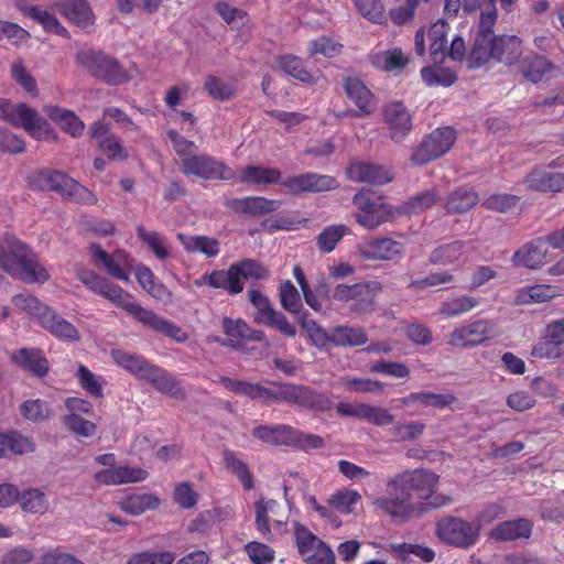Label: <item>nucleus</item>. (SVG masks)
I'll return each instance as SVG.
<instances>
[{
  "mask_svg": "<svg viewBox=\"0 0 564 564\" xmlns=\"http://www.w3.org/2000/svg\"><path fill=\"white\" fill-rule=\"evenodd\" d=\"M361 495L354 489H341L333 494L328 503L341 513L354 512L355 507L360 502Z\"/></svg>",
  "mask_w": 564,
  "mask_h": 564,
  "instance_id": "57",
  "label": "nucleus"
},
{
  "mask_svg": "<svg viewBox=\"0 0 564 564\" xmlns=\"http://www.w3.org/2000/svg\"><path fill=\"white\" fill-rule=\"evenodd\" d=\"M223 327L227 336L225 344L231 347L239 346L241 340L245 339H261L262 337L261 332L251 330L241 319L224 318Z\"/></svg>",
  "mask_w": 564,
  "mask_h": 564,
  "instance_id": "44",
  "label": "nucleus"
},
{
  "mask_svg": "<svg viewBox=\"0 0 564 564\" xmlns=\"http://www.w3.org/2000/svg\"><path fill=\"white\" fill-rule=\"evenodd\" d=\"M475 250L473 240H455L436 247L430 254V262L447 265L457 261H466Z\"/></svg>",
  "mask_w": 564,
  "mask_h": 564,
  "instance_id": "27",
  "label": "nucleus"
},
{
  "mask_svg": "<svg viewBox=\"0 0 564 564\" xmlns=\"http://www.w3.org/2000/svg\"><path fill=\"white\" fill-rule=\"evenodd\" d=\"M137 236L147 245L159 260H165L171 256V248L167 238L154 230H147L143 226L137 227Z\"/></svg>",
  "mask_w": 564,
  "mask_h": 564,
  "instance_id": "47",
  "label": "nucleus"
},
{
  "mask_svg": "<svg viewBox=\"0 0 564 564\" xmlns=\"http://www.w3.org/2000/svg\"><path fill=\"white\" fill-rule=\"evenodd\" d=\"M281 172L274 167H264L259 165H250L240 169L236 177L241 183L254 185L281 184Z\"/></svg>",
  "mask_w": 564,
  "mask_h": 564,
  "instance_id": "39",
  "label": "nucleus"
},
{
  "mask_svg": "<svg viewBox=\"0 0 564 564\" xmlns=\"http://www.w3.org/2000/svg\"><path fill=\"white\" fill-rule=\"evenodd\" d=\"M532 523L528 519H517L499 523L491 532L490 538L496 541H512L529 538Z\"/></svg>",
  "mask_w": 564,
  "mask_h": 564,
  "instance_id": "41",
  "label": "nucleus"
},
{
  "mask_svg": "<svg viewBox=\"0 0 564 564\" xmlns=\"http://www.w3.org/2000/svg\"><path fill=\"white\" fill-rule=\"evenodd\" d=\"M329 340L337 346H360L367 343L368 336L360 327L337 326L330 330Z\"/></svg>",
  "mask_w": 564,
  "mask_h": 564,
  "instance_id": "49",
  "label": "nucleus"
},
{
  "mask_svg": "<svg viewBox=\"0 0 564 564\" xmlns=\"http://www.w3.org/2000/svg\"><path fill=\"white\" fill-rule=\"evenodd\" d=\"M175 558L171 551H145L131 555L127 564H173Z\"/></svg>",
  "mask_w": 564,
  "mask_h": 564,
  "instance_id": "64",
  "label": "nucleus"
},
{
  "mask_svg": "<svg viewBox=\"0 0 564 564\" xmlns=\"http://www.w3.org/2000/svg\"><path fill=\"white\" fill-rule=\"evenodd\" d=\"M56 8L64 18L82 29L95 23V15L86 0H56Z\"/></svg>",
  "mask_w": 564,
  "mask_h": 564,
  "instance_id": "31",
  "label": "nucleus"
},
{
  "mask_svg": "<svg viewBox=\"0 0 564 564\" xmlns=\"http://www.w3.org/2000/svg\"><path fill=\"white\" fill-rule=\"evenodd\" d=\"M279 507L275 500L260 499L256 502V528L262 538L271 540L270 514H275V509Z\"/></svg>",
  "mask_w": 564,
  "mask_h": 564,
  "instance_id": "51",
  "label": "nucleus"
},
{
  "mask_svg": "<svg viewBox=\"0 0 564 564\" xmlns=\"http://www.w3.org/2000/svg\"><path fill=\"white\" fill-rule=\"evenodd\" d=\"M369 63L381 70L384 72H394L403 69L409 58L401 48L393 47L390 50L383 51H373L368 56Z\"/></svg>",
  "mask_w": 564,
  "mask_h": 564,
  "instance_id": "37",
  "label": "nucleus"
},
{
  "mask_svg": "<svg viewBox=\"0 0 564 564\" xmlns=\"http://www.w3.org/2000/svg\"><path fill=\"white\" fill-rule=\"evenodd\" d=\"M547 236L533 239L523 245L512 257V262L517 267L538 269L547 261L549 247Z\"/></svg>",
  "mask_w": 564,
  "mask_h": 564,
  "instance_id": "26",
  "label": "nucleus"
},
{
  "mask_svg": "<svg viewBox=\"0 0 564 564\" xmlns=\"http://www.w3.org/2000/svg\"><path fill=\"white\" fill-rule=\"evenodd\" d=\"M282 205L279 199L252 196L236 202V208L242 213L262 215L278 210Z\"/></svg>",
  "mask_w": 564,
  "mask_h": 564,
  "instance_id": "50",
  "label": "nucleus"
},
{
  "mask_svg": "<svg viewBox=\"0 0 564 564\" xmlns=\"http://www.w3.org/2000/svg\"><path fill=\"white\" fill-rule=\"evenodd\" d=\"M221 382L228 390L237 394L246 395L248 398L260 400L263 402H270L273 400V390L268 389L263 386L239 380H232L229 378H221Z\"/></svg>",
  "mask_w": 564,
  "mask_h": 564,
  "instance_id": "43",
  "label": "nucleus"
},
{
  "mask_svg": "<svg viewBox=\"0 0 564 564\" xmlns=\"http://www.w3.org/2000/svg\"><path fill=\"white\" fill-rule=\"evenodd\" d=\"M456 132L449 127L440 128L430 133L413 151L411 162L424 165L443 156L454 144Z\"/></svg>",
  "mask_w": 564,
  "mask_h": 564,
  "instance_id": "16",
  "label": "nucleus"
},
{
  "mask_svg": "<svg viewBox=\"0 0 564 564\" xmlns=\"http://www.w3.org/2000/svg\"><path fill=\"white\" fill-rule=\"evenodd\" d=\"M0 118L14 127L23 128L37 140H56L51 124L35 109L25 104L0 99Z\"/></svg>",
  "mask_w": 564,
  "mask_h": 564,
  "instance_id": "6",
  "label": "nucleus"
},
{
  "mask_svg": "<svg viewBox=\"0 0 564 564\" xmlns=\"http://www.w3.org/2000/svg\"><path fill=\"white\" fill-rule=\"evenodd\" d=\"M437 484L438 475L431 470H406L389 479L388 495L376 499L375 505L395 519L416 518L449 502L446 496L436 492Z\"/></svg>",
  "mask_w": 564,
  "mask_h": 564,
  "instance_id": "1",
  "label": "nucleus"
},
{
  "mask_svg": "<svg viewBox=\"0 0 564 564\" xmlns=\"http://www.w3.org/2000/svg\"><path fill=\"white\" fill-rule=\"evenodd\" d=\"M22 416L31 422H43L51 417L52 410L46 401L41 399H30L20 405Z\"/></svg>",
  "mask_w": 564,
  "mask_h": 564,
  "instance_id": "56",
  "label": "nucleus"
},
{
  "mask_svg": "<svg viewBox=\"0 0 564 564\" xmlns=\"http://www.w3.org/2000/svg\"><path fill=\"white\" fill-rule=\"evenodd\" d=\"M558 294L560 292L556 286L538 284L519 290L516 302L521 305L543 303L556 297Z\"/></svg>",
  "mask_w": 564,
  "mask_h": 564,
  "instance_id": "46",
  "label": "nucleus"
},
{
  "mask_svg": "<svg viewBox=\"0 0 564 564\" xmlns=\"http://www.w3.org/2000/svg\"><path fill=\"white\" fill-rule=\"evenodd\" d=\"M76 377L80 387L94 398L102 397V388L105 381L101 377L93 373L86 366L80 365L77 369Z\"/></svg>",
  "mask_w": 564,
  "mask_h": 564,
  "instance_id": "60",
  "label": "nucleus"
},
{
  "mask_svg": "<svg viewBox=\"0 0 564 564\" xmlns=\"http://www.w3.org/2000/svg\"><path fill=\"white\" fill-rule=\"evenodd\" d=\"M392 550L404 561H411L412 557H417L425 563H430L434 560L435 553L432 549L421 544H393Z\"/></svg>",
  "mask_w": 564,
  "mask_h": 564,
  "instance_id": "59",
  "label": "nucleus"
},
{
  "mask_svg": "<svg viewBox=\"0 0 564 564\" xmlns=\"http://www.w3.org/2000/svg\"><path fill=\"white\" fill-rule=\"evenodd\" d=\"M40 325L59 340L78 341L80 339L78 329L51 307L45 308L41 315Z\"/></svg>",
  "mask_w": 564,
  "mask_h": 564,
  "instance_id": "30",
  "label": "nucleus"
},
{
  "mask_svg": "<svg viewBox=\"0 0 564 564\" xmlns=\"http://www.w3.org/2000/svg\"><path fill=\"white\" fill-rule=\"evenodd\" d=\"M0 267L28 283H44L50 278L32 250L15 239L8 241L7 250L0 249Z\"/></svg>",
  "mask_w": 564,
  "mask_h": 564,
  "instance_id": "4",
  "label": "nucleus"
},
{
  "mask_svg": "<svg viewBox=\"0 0 564 564\" xmlns=\"http://www.w3.org/2000/svg\"><path fill=\"white\" fill-rule=\"evenodd\" d=\"M226 467L239 479L245 489L253 487V478L245 462H242L234 452L226 449L223 453Z\"/></svg>",
  "mask_w": 564,
  "mask_h": 564,
  "instance_id": "54",
  "label": "nucleus"
},
{
  "mask_svg": "<svg viewBox=\"0 0 564 564\" xmlns=\"http://www.w3.org/2000/svg\"><path fill=\"white\" fill-rule=\"evenodd\" d=\"M185 175H194L204 180L230 181L236 177V172L224 162L207 154H193L183 159L180 166Z\"/></svg>",
  "mask_w": 564,
  "mask_h": 564,
  "instance_id": "15",
  "label": "nucleus"
},
{
  "mask_svg": "<svg viewBox=\"0 0 564 564\" xmlns=\"http://www.w3.org/2000/svg\"><path fill=\"white\" fill-rule=\"evenodd\" d=\"M553 72L554 67L542 56H535L523 69L524 76L535 84L549 79Z\"/></svg>",
  "mask_w": 564,
  "mask_h": 564,
  "instance_id": "63",
  "label": "nucleus"
},
{
  "mask_svg": "<svg viewBox=\"0 0 564 564\" xmlns=\"http://www.w3.org/2000/svg\"><path fill=\"white\" fill-rule=\"evenodd\" d=\"M480 304V300L469 295H458L442 302L438 308L445 318H456L467 314Z\"/></svg>",
  "mask_w": 564,
  "mask_h": 564,
  "instance_id": "45",
  "label": "nucleus"
},
{
  "mask_svg": "<svg viewBox=\"0 0 564 564\" xmlns=\"http://www.w3.org/2000/svg\"><path fill=\"white\" fill-rule=\"evenodd\" d=\"M480 11L479 31L471 47L470 57L479 66L494 57L506 64H512L522 54L521 40L514 35L492 36V28L497 22L498 0H485Z\"/></svg>",
  "mask_w": 564,
  "mask_h": 564,
  "instance_id": "3",
  "label": "nucleus"
},
{
  "mask_svg": "<svg viewBox=\"0 0 564 564\" xmlns=\"http://www.w3.org/2000/svg\"><path fill=\"white\" fill-rule=\"evenodd\" d=\"M177 239L186 252L200 253L206 258H216L220 253V242L214 238L203 235L188 236L177 234Z\"/></svg>",
  "mask_w": 564,
  "mask_h": 564,
  "instance_id": "36",
  "label": "nucleus"
},
{
  "mask_svg": "<svg viewBox=\"0 0 564 564\" xmlns=\"http://www.w3.org/2000/svg\"><path fill=\"white\" fill-rule=\"evenodd\" d=\"M75 274L91 292L107 299L117 307L124 310L143 325L180 343L187 339L186 333L181 327L160 317L153 311L142 307L132 294L110 282L107 278L83 265L75 267Z\"/></svg>",
  "mask_w": 564,
  "mask_h": 564,
  "instance_id": "2",
  "label": "nucleus"
},
{
  "mask_svg": "<svg viewBox=\"0 0 564 564\" xmlns=\"http://www.w3.org/2000/svg\"><path fill=\"white\" fill-rule=\"evenodd\" d=\"M132 270L138 283L152 297L163 303H170L172 301L171 291L155 278L149 267L138 263L135 267L132 265Z\"/></svg>",
  "mask_w": 564,
  "mask_h": 564,
  "instance_id": "33",
  "label": "nucleus"
},
{
  "mask_svg": "<svg viewBox=\"0 0 564 564\" xmlns=\"http://www.w3.org/2000/svg\"><path fill=\"white\" fill-rule=\"evenodd\" d=\"M147 477L148 471L145 469L127 465L102 468L94 475L95 480L104 486L135 484L145 480Z\"/></svg>",
  "mask_w": 564,
  "mask_h": 564,
  "instance_id": "25",
  "label": "nucleus"
},
{
  "mask_svg": "<svg viewBox=\"0 0 564 564\" xmlns=\"http://www.w3.org/2000/svg\"><path fill=\"white\" fill-rule=\"evenodd\" d=\"M478 203V195L467 188L453 192L446 202V208L451 213H465Z\"/></svg>",
  "mask_w": 564,
  "mask_h": 564,
  "instance_id": "55",
  "label": "nucleus"
},
{
  "mask_svg": "<svg viewBox=\"0 0 564 564\" xmlns=\"http://www.w3.org/2000/svg\"><path fill=\"white\" fill-rule=\"evenodd\" d=\"M28 183L32 189L56 192L75 203L90 205L97 202L89 189L61 172L40 170L29 175Z\"/></svg>",
  "mask_w": 564,
  "mask_h": 564,
  "instance_id": "5",
  "label": "nucleus"
},
{
  "mask_svg": "<svg viewBox=\"0 0 564 564\" xmlns=\"http://www.w3.org/2000/svg\"><path fill=\"white\" fill-rule=\"evenodd\" d=\"M17 502L22 511L32 514H45L51 509V502L47 495L40 488L29 487L19 489Z\"/></svg>",
  "mask_w": 564,
  "mask_h": 564,
  "instance_id": "38",
  "label": "nucleus"
},
{
  "mask_svg": "<svg viewBox=\"0 0 564 564\" xmlns=\"http://www.w3.org/2000/svg\"><path fill=\"white\" fill-rule=\"evenodd\" d=\"M348 232L349 229L345 225H330L318 235L317 245L322 251L330 252Z\"/></svg>",
  "mask_w": 564,
  "mask_h": 564,
  "instance_id": "62",
  "label": "nucleus"
},
{
  "mask_svg": "<svg viewBox=\"0 0 564 564\" xmlns=\"http://www.w3.org/2000/svg\"><path fill=\"white\" fill-rule=\"evenodd\" d=\"M281 185L291 194L319 193L338 187V182L330 175L307 172L281 181Z\"/></svg>",
  "mask_w": 564,
  "mask_h": 564,
  "instance_id": "20",
  "label": "nucleus"
},
{
  "mask_svg": "<svg viewBox=\"0 0 564 564\" xmlns=\"http://www.w3.org/2000/svg\"><path fill=\"white\" fill-rule=\"evenodd\" d=\"M110 356L118 367L140 379L144 378L152 365L144 357L122 349H112Z\"/></svg>",
  "mask_w": 564,
  "mask_h": 564,
  "instance_id": "40",
  "label": "nucleus"
},
{
  "mask_svg": "<svg viewBox=\"0 0 564 564\" xmlns=\"http://www.w3.org/2000/svg\"><path fill=\"white\" fill-rule=\"evenodd\" d=\"M205 89L214 99L226 100L235 95L236 85L234 82L208 75L205 79Z\"/></svg>",
  "mask_w": 564,
  "mask_h": 564,
  "instance_id": "58",
  "label": "nucleus"
},
{
  "mask_svg": "<svg viewBox=\"0 0 564 564\" xmlns=\"http://www.w3.org/2000/svg\"><path fill=\"white\" fill-rule=\"evenodd\" d=\"M76 59L93 76L109 85H120L130 78L118 61L101 52L82 51L77 54Z\"/></svg>",
  "mask_w": 564,
  "mask_h": 564,
  "instance_id": "10",
  "label": "nucleus"
},
{
  "mask_svg": "<svg viewBox=\"0 0 564 564\" xmlns=\"http://www.w3.org/2000/svg\"><path fill=\"white\" fill-rule=\"evenodd\" d=\"M522 184L533 192H564V172H553L544 165L535 166L523 177Z\"/></svg>",
  "mask_w": 564,
  "mask_h": 564,
  "instance_id": "22",
  "label": "nucleus"
},
{
  "mask_svg": "<svg viewBox=\"0 0 564 564\" xmlns=\"http://www.w3.org/2000/svg\"><path fill=\"white\" fill-rule=\"evenodd\" d=\"M480 524L460 518H445L438 521L437 536L446 544L456 547H470L479 538Z\"/></svg>",
  "mask_w": 564,
  "mask_h": 564,
  "instance_id": "14",
  "label": "nucleus"
},
{
  "mask_svg": "<svg viewBox=\"0 0 564 564\" xmlns=\"http://www.w3.org/2000/svg\"><path fill=\"white\" fill-rule=\"evenodd\" d=\"M272 401L292 402L300 406L315 410L328 411L333 406V401L329 397L315 392L312 389L296 384H281L273 390Z\"/></svg>",
  "mask_w": 564,
  "mask_h": 564,
  "instance_id": "18",
  "label": "nucleus"
},
{
  "mask_svg": "<svg viewBox=\"0 0 564 564\" xmlns=\"http://www.w3.org/2000/svg\"><path fill=\"white\" fill-rule=\"evenodd\" d=\"M421 76L423 82L427 86H452L457 77L455 73L447 68H436V67H423L421 69Z\"/></svg>",
  "mask_w": 564,
  "mask_h": 564,
  "instance_id": "61",
  "label": "nucleus"
},
{
  "mask_svg": "<svg viewBox=\"0 0 564 564\" xmlns=\"http://www.w3.org/2000/svg\"><path fill=\"white\" fill-rule=\"evenodd\" d=\"M0 118L14 127L23 128L37 140H56L51 124L35 109L25 104L0 99Z\"/></svg>",
  "mask_w": 564,
  "mask_h": 564,
  "instance_id": "7",
  "label": "nucleus"
},
{
  "mask_svg": "<svg viewBox=\"0 0 564 564\" xmlns=\"http://www.w3.org/2000/svg\"><path fill=\"white\" fill-rule=\"evenodd\" d=\"M344 89L348 99L358 108L356 116H368L375 111L377 107L375 96L360 78L347 77Z\"/></svg>",
  "mask_w": 564,
  "mask_h": 564,
  "instance_id": "28",
  "label": "nucleus"
},
{
  "mask_svg": "<svg viewBox=\"0 0 564 564\" xmlns=\"http://www.w3.org/2000/svg\"><path fill=\"white\" fill-rule=\"evenodd\" d=\"M349 180L382 185L393 180L392 173L384 166L365 161H356L347 167Z\"/></svg>",
  "mask_w": 564,
  "mask_h": 564,
  "instance_id": "29",
  "label": "nucleus"
},
{
  "mask_svg": "<svg viewBox=\"0 0 564 564\" xmlns=\"http://www.w3.org/2000/svg\"><path fill=\"white\" fill-rule=\"evenodd\" d=\"M448 24L444 20H437L429 30L430 54L434 62H440L446 54V36Z\"/></svg>",
  "mask_w": 564,
  "mask_h": 564,
  "instance_id": "48",
  "label": "nucleus"
},
{
  "mask_svg": "<svg viewBox=\"0 0 564 564\" xmlns=\"http://www.w3.org/2000/svg\"><path fill=\"white\" fill-rule=\"evenodd\" d=\"M43 111L53 122L73 138H78L83 134L85 124L73 111L53 105L44 106Z\"/></svg>",
  "mask_w": 564,
  "mask_h": 564,
  "instance_id": "35",
  "label": "nucleus"
},
{
  "mask_svg": "<svg viewBox=\"0 0 564 564\" xmlns=\"http://www.w3.org/2000/svg\"><path fill=\"white\" fill-rule=\"evenodd\" d=\"M14 364L36 377H44L48 372V361L43 352L35 348H21L11 355Z\"/></svg>",
  "mask_w": 564,
  "mask_h": 564,
  "instance_id": "34",
  "label": "nucleus"
},
{
  "mask_svg": "<svg viewBox=\"0 0 564 564\" xmlns=\"http://www.w3.org/2000/svg\"><path fill=\"white\" fill-rule=\"evenodd\" d=\"M15 6L24 15L39 23L45 32L69 39L68 30L61 24L52 11L34 4L30 0H17Z\"/></svg>",
  "mask_w": 564,
  "mask_h": 564,
  "instance_id": "23",
  "label": "nucleus"
},
{
  "mask_svg": "<svg viewBox=\"0 0 564 564\" xmlns=\"http://www.w3.org/2000/svg\"><path fill=\"white\" fill-rule=\"evenodd\" d=\"M160 503V500L154 495L144 494L128 497L120 501V508L124 512L139 516L149 509H155Z\"/></svg>",
  "mask_w": 564,
  "mask_h": 564,
  "instance_id": "53",
  "label": "nucleus"
},
{
  "mask_svg": "<svg viewBox=\"0 0 564 564\" xmlns=\"http://www.w3.org/2000/svg\"><path fill=\"white\" fill-rule=\"evenodd\" d=\"M382 111L390 138L395 142L402 141L412 129L410 112L400 101L387 104Z\"/></svg>",
  "mask_w": 564,
  "mask_h": 564,
  "instance_id": "24",
  "label": "nucleus"
},
{
  "mask_svg": "<svg viewBox=\"0 0 564 564\" xmlns=\"http://www.w3.org/2000/svg\"><path fill=\"white\" fill-rule=\"evenodd\" d=\"M294 536L297 551L307 564H335L332 549L305 525L295 523Z\"/></svg>",
  "mask_w": 564,
  "mask_h": 564,
  "instance_id": "17",
  "label": "nucleus"
},
{
  "mask_svg": "<svg viewBox=\"0 0 564 564\" xmlns=\"http://www.w3.org/2000/svg\"><path fill=\"white\" fill-rule=\"evenodd\" d=\"M352 203L357 207L356 221L368 230L378 228L395 216V212L382 198L366 191L357 193Z\"/></svg>",
  "mask_w": 564,
  "mask_h": 564,
  "instance_id": "9",
  "label": "nucleus"
},
{
  "mask_svg": "<svg viewBox=\"0 0 564 564\" xmlns=\"http://www.w3.org/2000/svg\"><path fill=\"white\" fill-rule=\"evenodd\" d=\"M88 254L97 269L119 281L130 282L134 259L127 251L117 249L112 253H108L100 245L91 243L88 247Z\"/></svg>",
  "mask_w": 564,
  "mask_h": 564,
  "instance_id": "13",
  "label": "nucleus"
},
{
  "mask_svg": "<svg viewBox=\"0 0 564 564\" xmlns=\"http://www.w3.org/2000/svg\"><path fill=\"white\" fill-rule=\"evenodd\" d=\"M498 335L495 322L475 318L456 326L448 335L447 344L454 348H473Z\"/></svg>",
  "mask_w": 564,
  "mask_h": 564,
  "instance_id": "11",
  "label": "nucleus"
},
{
  "mask_svg": "<svg viewBox=\"0 0 564 564\" xmlns=\"http://www.w3.org/2000/svg\"><path fill=\"white\" fill-rule=\"evenodd\" d=\"M90 134L110 160L121 161L128 156V151L121 141L102 122H96L90 129Z\"/></svg>",
  "mask_w": 564,
  "mask_h": 564,
  "instance_id": "32",
  "label": "nucleus"
},
{
  "mask_svg": "<svg viewBox=\"0 0 564 564\" xmlns=\"http://www.w3.org/2000/svg\"><path fill=\"white\" fill-rule=\"evenodd\" d=\"M253 436L270 445L294 446L304 451L324 446L321 436L303 433L289 425H259L253 429Z\"/></svg>",
  "mask_w": 564,
  "mask_h": 564,
  "instance_id": "8",
  "label": "nucleus"
},
{
  "mask_svg": "<svg viewBox=\"0 0 564 564\" xmlns=\"http://www.w3.org/2000/svg\"><path fill=\"white\" fill-rule=\"evenodd\" d=\"M278 64L284 73L303 83L313 84L317 80V77L305 68L304 62L297 56L283 55Z\"/></svg>",
  "mask_w": 564,
  "mask_h": 564,
  "instance_id": "52",
  "label": "nucleus"
},
{
  "mask_svg": "<svg viewBox=\"0 0 564 564\" xmlns=\"http://www.w3.org/2000/svg\"><path fill=\"white\" fill-rule=\"evenodd\" d=\"M530 354L533 358L552 361L564 357V317L545 326L543 335L533 345Z\"/></svg>",
  "mask_w": 564,
  "mask_h": 564,
  "instance_id": "19",
  "label": "nucleus"
},
{
  "mask_svg": "<svg viewBox=\"0 0 564 564\" xmlns=\"http://www.w3.org/2000/svg\"><path fill=\"white\" fill-rule=\"evenodd\" d=\"M403 251L400 241L388 237L368 238L357 246V252L366 260L391 261L401 258Z\"/></svg>",
  "mask_w": 564,
  "mask_h": 564,
  "instance_id": "21",
  "label": "nucleus"
},
{
  "mask_svg": "<svg viewBox=\"0 0 564 564\" xmlns=\"http://www.w3.org/2000/svg\"><path fill=\"white\" fill-rule=\"evenodd\" d=\"M143 380L149 381L160 392L173 398H182L184 395L183 389L176 380L165 370L154 365H151Z\"/></svg>",
  "mask_w": 564,
  "mask_h": 564,
  "instance_id": "42",
  "label": "nucleus"
},
{
  "mask_svg": "<svg viewBox=\"0 0 564 564\" xmlns=\"http://www.w3.org/2000/svg\"><path fill=\"white\" fill-rule=\"evenodd\" d=\"M381 284L377 281L356 284H337L333 291V300L349 304V310L357 314L368 313L375 305Z\"/></svg>",
  "mask_w": 564,
  "mask_h": 564,
  "instance_id": "12",
  "label": "nucleus"
}]
</instances>
